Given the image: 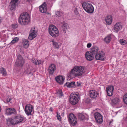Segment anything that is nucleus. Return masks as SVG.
I'll return each mask as SVG.
<instances>
[{
	"label": "nucleus",
	"mask_w": 127,
	"mask_h": 127,
	"mask_svg": "<svg viewBox=\"0 0 127 127\" xmlns=\"http://www.w3.org/2000/svg\"><path fill=\"white\" fill-rule=\"evenodd\" d=\"M95 57L97 60L103 61L105 59V55L102 51H100L95 55Z\"/></svg>",
	"instance_id": "6"
},
{
	"label": "nucleus",
	"mask_w": 127,
	"mask_h": 127,
	"mask_svg": "<svg viewBox=\"0 0 127 127\" xmlns=\"http://www.w3.org/2000/svg\"><path fill=\"white\" fill-rule=\"evenodd\" d=\"M57 119H61L62 118V117L60 115V114L58 112H57Z\"/></svg>",
	"instance_id": "40"
},
{
	"label": "nucleus",
	"mask_w": 127,
	"mask_h": 127,
	"mask_svg": "<svg viewBox=\"0 0 127 127\" xmlns=\"http://www.w3.org/2000/svg\"><path fill=\"white\" fill-rule=\"evenodd\" d=\"M56 69V65L54 64H52L49 66L48 69V71L50 74L52 75Z\"/></svg>",
	"instance_id": "14"
},
{
	"label": "nucleus",
	"mask_w": 127,
	"mask_h": 127,
	"mask_svg": "<svg viewBox=\"0 0 127 127\" xmlns=\"http://www.w3.org/2000/svg\"><path fill=\"white\" fill-rule=\"evenodd\" d=\"M0 71L3 76H5L6 75L7 73L5 69L2 67L0 68Z\"/></svg>",
	"instance_id": "33"
},
{
	"label": "nucleus",
	"mask_w": 127,
	"mask_h": 127,
	"mask_svg": "<svg viewBox=\"0 0 127 127\" xmlns=\"http://www.w3.org/2000/svg\"><path fill=\"white\" fill-rule=\"evenodd\" d=\"M24 63V61L23 57L20 55L17 57V59L15 62L16 65L18 66L22 67Z\"/></svg>",
	"instance_id": "7"
},
{
	"label": "nucleus",
	"mask_w": 127,
	"mask_h": 127,
	"mask_svg": "<svg viewBox=\"0 0 127 127\" xmlns=\"http://www.w3.org/2000/svg\"><path fill=\"white\" fill-rule=\"evenodd\" d=\"M64 112H63L61 114V116L63 117L64 116Z\"/></svg>",
	"instance_id": "47"
},
{
	"label": "nucleus",
	"mask_w": 127,
	"mask_h": 127,
	"mask_svg": "<svg viewBox=\"0 0 127 127\" xmlns=\"http://www.w3.org/2000/svg\"><path fill=\"white\" fill-rule=\"evenodd\" d=\"M51 41L52 42L53 46L55 48L59 49L60 47L61 46V43H58L54 40H53Z\"/></svg>",
	"instance_id": "22"
},
{
	"label": "nucleus",
	"mask_w": 127,
	"mask_h": 127,
	"mask_svg": "<svg viewBox=\"0 0 127 127\" xmlns=\"http://www.w3.org/2000/svg\"><path fill=\"white\" fill-rule=\"evenodd\" d=\"M32 62L34 64L38 65L42 63H43V61H41L40 60H35L34 59H33L32 60Z\"/></svg>",
	"instance_id": "28"
},
{
	"label": "nucleus",
	"mask_w": 127,
	"mask_h": 127,
	"mask_svg": "<svg viewBox=\"0 0 127 127\" xmlns=\"http://www.w3.org/2000/svg\"><path fill=\"white\" fill-rule=\"evenodd\" d=\"M35 29V28L33 27L31 29L30 31L31 33L28 37L29 39L30 40H32L36 36L37 31Z\"/></svg>",
	"instance_id": "10"
},
{
	"label": "nucleus",
	"mask_w": 127,
	"mask_h": 127,
	"mask_svg": "<svg viewBox=\"0 0 127 127\" xmlns=\"http://www.w3.org/2000/svg\"><path fill=\"white\" fill-rule=\"evenodd\" d=\"M63 31L64 33L66 32V30L69 28V26L67 23H64L62 26Z\"/></svg>",
	"instance_id": "26"
},
{
	"label": "nucleus",
	"mask_w": 127,
	"mask_h": 127,
	"mask_svg": "<svg viewBox=\"0 0 127 127\" xmlns=\"http://www.w3.org/2000/svg\"><path fill=\"white\" fill-rule=\"evenodd\" d=\"M59 120H60V121H61V119Z\"/></svg>",
	"instance_id": "50"
},
{
	"label": "nucleus",
	"mask_w": 127,
	"mask_h": 127,
	"mask_svg": "<svg viewBox=\"0 0 127 127\" xmlns=\"http://www.w3.org/2000/svg\"><path fill=\"white\" fill-rule=\"evenodd\" d=\"M74 12L76 14H78V12L77 11V8H75Z\"/></svg>",
	"instance_id": "43"
},
{
	"label": "nucleus",
	"mask_w": 127,
	"mask_h": 127,
	"mask_svg": "<svg viewBox=\"0 0 127 127\" xmlns=\"http://www.w3.org/2000/svg\"><path fill=\"white\" fill-rule=\"evenodd\" d=\"M22 43L24 48H28L29 46V41L27 39H24L22 40Z\"/></svg>",
	"instance_id": "21"
},
{
	"label": "nucleus",
	"mask_w": 127,
	"mask_h": 127,
	"mask_svg": "<svg viewBox=\"0 0 127 127\" xmlns=\"http://www.w3.org/2000/svg\"><path fill=\"white\" fill-rule=\"evenodd\" d=\"M81 83L79 81H77L76 82V86L78 87H79L80 86Z\"/></svg>",
	"instance_id": "42"
},
{
	"label": "nucleus",
	"mask_w": 127,
	"mask_h": 127,
	"mask_svg": "<svg viewBox=\"0 0 127 127\" xmlns=\"http://www.w3.org/2000/svg\"><path fill=\"white\" fill-rule=\"evenodd\" d=\"M1 22V20L0 19V23Z\"/></svg>",
	"instance_id": "49"
},
{
	"label": "nucleus",
	"mask_w": 127,
	"mask_h": 127,
	"mask_svg": "<svg viewBox=\"0 0 127 127\" xmlns=\"http://www.w3.org/2000/svg\"><path fill=\"white\" fill-rule=\"evenodd\" d=\"M69 100L70 103L73 105L77 104L79 99L78 95L73 93L71 94L70 96Z\"/></svg>",
	"instance_id": "5"
},
{
	"label": "nucleus",
	"mask_w": 127,
	"mask_h": 127,
	"mask_svg": "<svg viewBox=\"0 0 127 127\" xmlns=\"http://www.w3.org/2000/svg\"><path fill=\"white\" fill-rule=\"evenodd\" d=\"M122 28V25L120 23H117L114 26L113 31L117 32Z\"/></svg>",
	"instance_id": "16"
},
{
	"label": "nucleus",
	"mask_w": 127,
	"mask_h": 127,
	"mask_svg": "<svg viewBox=\"0 0 127 127\" xmlns=\"http://www.w3.org/2000/svg\"><path fill=\"white\" fill-rule=\"evenodd\" d=\"M33 109V106L32 105L29 104H27L25 106V110L26 114L28 115H31Z\"/></svg>",
	"instance_id": "9"
},
{
	"label": "nucleus",
	"mask_w": 127,
	"mask_h": 127,
	"mask_svg": "<svg viewBox=\"0 0 127 127\" xmlns=\"http://www.w3.org/2000/svg\"><path fill=\"white\" fill-rule=\"evenodd\" d=\"M24 116L21 115H17L15 117V119H23Z\"/></svg>",
	"instance_id": "38"
},
{
	"label": "nucleus",
	"mask_w": 127,
	"mask_h": 127,
	"mask_svg": "<svg viewBox=\"0 0 127 127\" xmlns=\"http://www.w3.org/2000/svg\"><path fill=\"white\" fill-rule=\"evenodd\" d=\"M78 115L79 119H88L89 118L88 115L86 114L80 113L78 114Z\"/></svg>",
	"instance_id": "19"
},
{
	"label": "nucleus",
	"mask_w": 127,
	"mask_h": 127,
	"mask_svg": "<svg viewBox=\"0 0 127 127\" xmlns=\"http://www.w3.org/2000/svg\"><path fill=\"white\" fill-rule=\"evenodd\" d=\"M63 14L62 12L60 11H58L56 13V16L60 17Z\"/></svg>",
	"instance_id": "39"
},
{
	"label": "nucleus",
	"mask_w": 127,
	"mask_h": 127,
	"mask_svg": "<svg viewBox=\"0 0 127 127\" xmlns=\"http://www.w3.org/2000/svg\"><path fill=\"white\" fill-rule=\"evenodd\" d=\"M69 122L71 125L74 126L77 123V120H69Z\"/></svg>",
	"instance_id": "29"
},
{
	"label": "nucleus",
	"mask_w": 127,
	"mask_h": 127,
	"mask_svg": "<svg viewBox=\"0 0 127 127\" xmlns=\"http://www.w3.org/2000/svg\"><path fill=\"white\" fill-rule=\"evenodd\" d=\"M85 71V69L84 67L75 66L70 71L68 77L79 78L83 75Z\"/></svg>",
	"instance_id": "1"
},
{
	"label": "nucleus",
	"mask_w": 127,
	"mask_h": 127,
	"mask_svg": "<svg viewBox=\"0 0 127 127\" xmlns=\"http://www.w3.org/2000/svg\"><path fill=\"white\" fill-rule=\"evenodd\" d=\"M123 98L124 103L127 104V93L123 96Z\"/></svg>",
	"instance_id": "37"
},
{
	"label": "nucleus",
	"mask_w": 127,
	"mask_h": 127,
	"mask_svg": "<svg viewBox=\"0 0 127 127\" xmlns=\"http://www.w3.org/2000/svg\"><path fill=\"white\" fill-rule=\"evenodd\" d=\"M19 40L18 37H16L14 38L9 44L12 45L16 42H17Z\"/></svg>",
	"instance_id": "31"
},
{
	"label": "nucleus",
	"mask_w": 127,
	"mask_h": 127,
	"mask_svg": "<svg viewBox=\"0 0 127 127\" xmlns=\"http://www.w3.org/2000/svg\"><path fill=\"white\" fill-rule=\"evenodd\" d=\"M23 121V120H7V124L8 126L14 125Z\"/></svg>",
	"instance_id": "8"
},
{
	"label": "nucleus",
	"mask_w": 127,
	"mask_h": 127,
	"mask_svg": "<svg viewBox=\"0 0 127 127\" xmlns=\"http://www.w3.org/2000/svg\"><path fill=\"white\" fill-rule=\"evenodd\" d=\"M50 110L52 112L53 111V109H52V108H50Z\"/></svg>",
	"instance_id": "48"
},
{
	"label": "nucleus",
	"mask_w": 127,
	"mask_h": 127,
	"mask_svg": "<svg viewBox=\"0 0 127 127\" xmlns=\"http://www.w3.org/2000/svg\"><path fill=\"white\" fill-rule=\"evenodd\" d=\"M98 50L99 49L96 46H94L91 48L90 52L94 55H95L98 52Z\"/></svg>",
	"instance_id": "20"
},
{
	"label": "nucleus",
	"mask_w": 127,
	"mask_h": 127,
	"mask_svg": "<svg viewBox=\"0 0 127 127\" xmlns=\"http://www.w3.org/2000/svg\"><path fill=\"white\" fill-rule=\"evenodd\" d=\"M119 42L122 45H125L127 43V41L123 39H120L119 41Z\"/></svg>",
	"instance_id": "36"
},
{
	"label": "nucleus",
	"mask_w": 127,
	"mask_h": 127,
	"mask_svg": "<svg viewBox=\"0 0 127 127\" xmlns=\"http://www.w3.org/2000/svg\"><path fill=\"white\" fill-rule=\"evenodd\" d=\"M111 101L114 104H117L120 101V100L118 98L116 97L112 99Z\"/></svg>",
	"instance_id": "30"
},
{
	"label": "nucleus",
	"mask_w": 127,
	"mask_h": 127,
	"mask_svg": "<svg viewBox=\"0 0 127 127\" xmlns=\"http://www.w3.org/2000/svg\"><path fill=\"white\" fill-rule=\"evenodd\" d=\"M48 5V2H44L39 7L40 11L42 13L45 12L47 10V6Z\"/></svg>",
	"instance_id": "11"
},
{
	"label": "nucleus",
	"mask_w": 127,
	"mask_h": 127,
	"mask_svg": "<svg viewBox=\"0 0 127 127\" xmlns=\"http://www.w3.org/2000/svg\"><path fill=\"white\" fill-rule=\"evenodd\" d=\"M103 120H95L96 122L98 123L101 124L103 122Z\"/></svg>",
	"instance_id": "41"
},
{
	"label": "nucleus",
	"mask_w": 127,
	"mask_h": 127,
	"mask_svg": "<svg viewBox=\"0 0 127 127\" xmlns=\"http://www.w3.org/2000/svg\"><path fill=\"white\" fill-rule=\"evenodd\" d=\"M92 44L91 43H89L87 44V48H90Z\"/></svg>",
	"instance_id": "44"
},
{
	"label": "nucleus",
	"mask_w": 127,
	"mask_h": 127,
	"mask_svg": "<svg viewBox=\"0 0 127 127\" xmlns=\"http://www.w3.org/2000/svg\"><path fill=\"white\" fill-rule=\"evenodd\" d=\"M98 93L95 90H91L90 91L89 96L92 98L95 99L98 95Z\"/></svg>",
	"instance_id": "13"
},
{
	"label": "nucleus",
	"mask_w": 127,
	"mask_h": 127,
	"mask_svg": "<svg viewBox=\"0 0 127 127\" xmlns=\"http://www.w3.org/2000/svg\"><path fill=\"white\" fill-rule=\"evenodd\" d=\"M114 89V87L112 86H109L106 87V91L108 96H111L112 95Z\"/></svg>",
	"instance_id": "15"
},
{
	"label": "nucleus",
	"mask_w": 127,
	"mask_h": 127,
	"mask_svg": "<svg viewBox=\"0 0 127 127\" xmlns=\"http://www.w3.org/2000/svg\"><path fill=\"white\" fill-rule=\"evenodd\" d=\"M12 27L14 29L16 28V27H17V26L16 25H12Z\"/></svg>",
	"instance_id": "46"
},
{
	"label": "nucleus",
	"mask_w": 127,
	"mask_h": 127,
	"mask_svg": "<svg viewBox=\"0 0 127 127\" xmlns=\"http://www.w3.org/2000/svg\"><path fill=\"white\" fill-rule=\"evenodd\" d=\"M82 6L84 9L89 13H93L94 9L92 4L88 2H84L82 4Z\"/></svg>",
	"instance_id": "3"
},
{
	"label": "nucleus",
	"mask_w": 127,
	"mask_h": 127,
	"mask_svg": "<svg viewBox=\"0 0 127 127\" xmlns=\"http://www.w3.org/2000/svg\"><path fill=\"white\" fill-rule=\"evenodd\" d=\"M18 21L19 23L22 25L28 24L30 21L29 14L27 12L22 13L19 18Z\"/></svg>",
	"instance_id": "2"
},
{
	"label": "nucleus",
	"mask_w": 127,
	"mask_h": 127,
	"mask_svg": "<svg viewBox=\"0 0 127 127\" xmlns=\"http://www.w3.org/2000/svg\"><path fill=\"white\" fill-rule=\"evenodd\" d=\"M94 116L95 119H102V116L98 112L95 113Z\"/></svg>",
	"instance_id": "27"
},
{
	"label": "nucleus",
	"mask_w": 127,
	"mask_h": 127,
	"mask_svg": "<svg viewBox=\"0 0 127 127\" xmlns=\"http://www.w3.org/2000/svg\"><path fill=\"white\" fill-rule=\"evenodd\" d=\"M65 85L68 87H75V82H67L66 83Z\"/></svg>",
	"instance_id": "25"
},
{
	"label": "nucleus",
	"mask_w": 127,
	"mask_h": 127,
	"mask_svg": "<svg viewBox=\"0 0 127 127\" xmlns=\"http://www.w3.org/2000/svg\"><path fill=\"white\" fill-rule=\"evenodd\" d=\"M94 55L90 51H87L85 54L86 58L87 60L89 61L93 60L94 58Z\"/></svg>",
	"instance_id": "12"
},
{
	"label": "nucleus",
	"mask_w": 127,
	"mask_h": 127,
	"mask_svg": "<svg viewBox=\"0 0 127 127\" xmlns=\"http://www.w3.org/2000/svg\"><path fill=\"white\" fill-rule=\"evenodd\" d=\"M11 99L10 98H7L6 100V101L7 102H10L11 100Z\"/></svg>",
	"instance_id": "45"
},
{
	"label": "nucleus",
	"mask_w": 127,
	"mask_h": 127,
	"mask_svg": "<svg viewBox=\"0 0 127 127\" xmlns=\"http://www.w3.org/2000/svg\"><path fill=\"white\" fill-rule=\"evenodd\" d=\"M32 69V67L28 66L25 68L24 73L28 74H30L31 73Z\"/></svg>",
	"instance_id": "24"
},
{
	"label": "nucleus",
	"mask_w": 127,
	"mask_h": 127,
	"mask_svg": "<svg viewBox=\"0 0 127 127\" xmlns=\"http://www.w3.org/2000/svg\"><path fill=\"white\" fill-rule=\"evenodd\" d=\"M15 112V110L13 108H9L7 109L5 111V114L8 115L14 114Z\"/></svg>",
	"instance_id": "17"
},
{
	"label": "nucleus",
	"mask_w": 127,
	"mask_h": 127,
	"mask_svg": "<svg viewBox=\"0 0 127 127\" xmlns=\"http://www.w3.org/2000/svg\"><path fill=\"white\" fill-rule=\"evenodd\" d=\"M48 31L50 35L53 37H56L59 35V31L58 29L54 25L50 26L49 27Z\"/></svg>",
	"instance_id": "4"
},
{
	"label": "nucleus",
	"mask_w": 127,
	"mask_h": 127,
	"mask_svg": "<svg viewBox=\"0 0 127 127\" xmlns=\"http://www.w3.org/2000/svg\"><path fill=\"white\" fill-rule=\"evenodd\" d=\"M111 38L110 35H108L105 37L104 39V41L106 43H108L110 42Z\"/></svg>",
	"instance_id": "32"
},
{
	"label": "nucleus",
	"mask_w": 127,
	"mask_h": 127,
	"mask_svg": "<svg viewBox=\"0 0 127 127\" xmlns=\"http://www.w3.org/2000/svg\"><path fill=\"white\" fill-rule=\"evenodd\" d=\"M56 94L57 96L60 98L62 97L63 95L62 92L61 90H58L57 91Z\"/></svg>",
	"instance_id": "34"
},
{
	"label": "nucleus",
	"mask_w": 127,
	"mask_h": 127,
	"mask_svg": "<svg viewBox=\"0 0 127 127\" xmlns=\"http://www.w3.org/2000/svg\"><path fill=\"white\" fill-rule=\"evenodd\" d=\"M105 20L107 24L108 25L111 24L112 21V17L111 16H107L105 18Z\"/></svg>",
	"instance_id": "23"
},
{
	"label": "nucleus",
	"mask_w": 127,
	"mask_h": 127,
	"mask_svg": "<svg viewBox=\"0 0 127 127\" xmlns=\"http://www.w3.org/2000/svg\"><path fill=\"white\" fill-rule=\"evenodd\" d=\"M55 79L58 83L61 84L63 83L64 78L62 76L59 75L56 77L55 78Z\"/></svg>",
	"instance_id": "18"
},
{
	"label": "nucleus",
	"mask_w": 127,
	"mask_h": 127,
	"mask_svg": "<svg viewBox=\"0 0 127 127\" xmlns=\"http://www.w3.org/2000/svg\"><path fill=\"white\" fill-rule=\"evenodd\" d=\"M68 118L69 119H76L75 115L73 113H70L69 114Z\"/></svg>",
	"instance_id": "35"
}]
</instances>
